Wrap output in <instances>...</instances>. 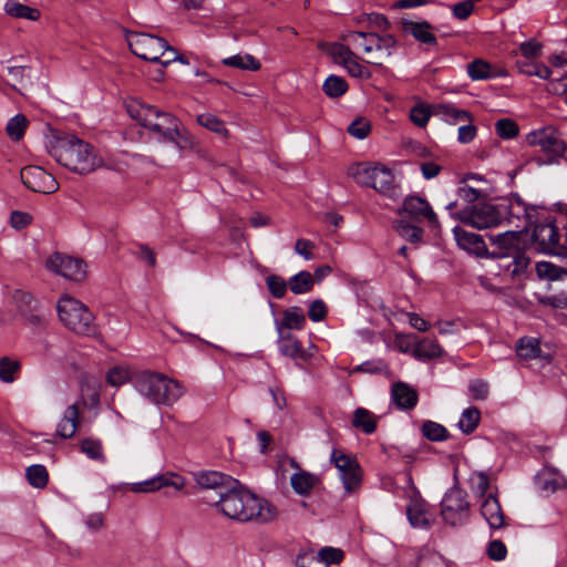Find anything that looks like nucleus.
I'll list each match as a JSON object with an SVG mask.
<instances>
[{
	"instance_id": "393cba45",
	"label": "nucleus",
	"mask_w": 567,
	"mask_h": 567,
	"mask_svg": "<svg viewBox=\"0 0 567 567\" xmlns=\"http://www.w3.org/2000/svg\"><path fill=\"white\" fill-rule=\"evenodd\" d=\"M79 422V404L69 405L56 424V434L63 439L72 437L78 430Z\"/></svg>"
},
{
	"instance_id": "5701e85b",
	"label": "nucleus",
	"mask_w": 567,
	"mask_h": 567,
	"mask_svg": "<svg viewBox=\"0 0 567 567\" xmlns=\"http://www.w3.org/2000/svg\"><path fill=\"white\" fill-rule=\"evenodd\" d=\"M457 245L468 252L476 256H483L486 252V245L483 238L474 233H468L460 227L454 228Z\"/></svg>"
},
{
	"instance_id": "aec40b11",
	"label": "nucleus",
	"mask_w": 567,
	"mask_h": 567,
	"mask_svg": "<svg viewBox=\"0 0 567 567\" xmlns=\"http://www.w3.org/2000/svg\"><path fill=\"white\" fill-rule=\"evenodd\" d=\"M534 484L542 495L548 496L555 493L558 488L564 487L566 485V480L555 468H544L536 475Z\"/></svg>"
},
{
	"instance_id": "1a4fd4ad",
	"label": "nucleus",
	"mask_w": 567,
	"mask_h": 567,
	"mask_svg": "<svg viewBox=\"0 0 567 567\" xmlns=\"http://www.w3.org/2000/svg\"><path fill=\"white\" fill-rule=\"evenodd\" d=\"M12 302L27 327L41 329L45 326L47 317L44 309L32 293L18 289L12 293Z\"/></svg>"
},
{
	"instance_id": "5fc2aeb1",
	"label": "nucleus",
	"mask_w": 567,
	"mask_h": 567,
	"mask_svg": "<svg viewBox=\"0 0 567 567\" xmlns=\"http://www.w3.org/2000/svg\"><path fill=\"white\" fill-rule=\"evenodd\" d=\"M348 73L353 78H370L371 73L360 63V58L353 52L351 58L343 64Z\"/></svg>"
},
{
	"instance_id": "338daca9",
	"label": "nucleus",
	"mask_w": 567,
	"mask_h": 567,
	"mask_svg": "<svg viewBox=\"0 0 567 567\" xmlns=\"http://www.w3.org/2000/svg\"><path fill=\"white\" fill-rule=\"evenodd\" d=\"M280 352L289 358H301L303 355V350L297 339L280 344Z\"/></svg>"
},
{
	"instance_id": "0eeeda50",
	"label": "nucleus",
	"mask_w": 567,
	"mask_h": 567,
	"mask_svg": "<svg viewBox=\"0 0 567 567\" xmlns=\"http://www.w3.org/2000/svg\"><path fill=\"white\" fill-rule=\"evenodd\" d=\"M56 310L60 321L69 330L81 336L95 333L94 316L80 300L64 296L58 301Z\"/></svg>"
},
{
	"instance_id": "a19ab883",
	"label": "nucleus",
	"mask_w": 567,
	"mask_h": 567,
	"mask_svg": "<svg viewBox=\"0 0 567 567\" xmlns=\"http://www.w3.org/2000/svg\"><path fill=\"white\" fill-rule=\"evenodd\" d=\"M322 90L329 97L336 99L347 92L348 84L344 79L338 75H330L323 82Z\"/></svg>"
},
{
	"instance_id": "6ab92c4d",
	"label": "nucleus",
	"mask_w": 567,
	"mask_h": 567,
	"mask_svg": "<svg viewBox=\"0 0 567 567\" xmlns=\"http://www.w3.org/2000/svg\"><path fill=\"white\" fill-rule=\"evenodd\" d=\"M401 219H404L406 216L412 217L415 220L421 218L427 219V221L432 225H437V217L435 213L432 210L430 204L419 196H410L405 198L403 202L402 208L399 210Z\"/></svg>"
},
{
	"instance_id": "2f4dec72",
	"label": "nucleus",
	"mask_w": 567,
	"mask_h": 567,
	"mask_svg": "<svg viewBox=\"0 0 567 567\" xmlns=\"http://www.w3.org/2000/svg\"><path fill=\"white\" fill-rule=\"evenodd\" d=\"M289 289L295 295H303L312 290L315 278L307 270L299 271L288 280Z\"/></svg>"
},
{
	"instance_id": "c03bdc74",
	"label": "nucleus",
	"mask_w": 567,
	"mask_h": 567,
	"mask_svg": "<svg viewBox=\"0 0 567 567\" xmlns=\"http://www.w3.org/2000/svg\"><path fill=\"white\" fill-rule=\"evenodd\" d=\"M394 229L400 236L409 240L410 243H419L422 237V229L411 225L405 219H400L393 223Z\"/></svg>"
},
{
	"instance_id": "49530a36",
	"label": "nucleus",
	"mask_w": 567,
	"mask_h": 567,
	"mask_svg": "<svg viewBox=\"0 0 567 567\" xmlns=\"http://www.w3.org/2000/svg\"><path fill=\"white\" fill-rule=\"evenodd\" d=\"M422 433L430 441H443L449 437L447 430L443 425L433 421H426L423 423Z\"/></svg>"
},
{
	"instance_id": "9b49d317",
	"label": "nucleus",
	"mask_w": 567,
	"mask_h": 567,
	"mask_svg": "<svg viewBox=\"0 0 567 567\" xmlns=\"http://www.w3.org/2000/svg\"><path fill=\"white\" fill-rule=\"evenodd\" d=\"M130 50L138 58L155 62L167 48V41L147 33L131 32L127 34Z\"/></svg>"
},
{
	"instance_id": "bb28decb",
	"label": "nucleus",
	"mask_w": 567,
	"mask_h": 567,
	"mask_svg": "<svg viewBox=\"0 0 567 567\" xmlns=\"http://www.w3.org/2000/svg\"><path fill=\"white\" fill-rule=\"evenodd\" d=\"M401 28L404 32L410 33L413 35L417 41L435 45L436 44V38L433 33H431V24L427 22H414L410 20H401Z\"/></svg>"
},
{
	"instance_id": "f3484780",
	"label": "nucleus",
	"mask_w": 567,
	"mask_h": 567,
	"mask_svg": "<svg viewBox=\"0 0 567 567\" xmlns=\"http://www.w3.org/2000/svg\"><path fill=\"white\" fill-rule=\"evenodd\" d=\"M331 461L341 473L346 491L348 493L355 491L361 482L358 463L338 450H333Z\"/></svg>"
},
{
	"instance_id": "2eb2a0df",
	"label": "nucleus",
	"mask_w": 567,
	"mask_h": 567,
	"mask_svg": "<svg viewBox=\"0 0 567 567\" xmlns=\"http://www.w3.org/2000/svg\"><path fill=\"white\" fill-rule=\"evenodd\" d=\"M534 145L539 146L540 151L545 154L544 157H538V164H550L566 151V144L558 138L555 130L551 127L534 132Z\"/></svg>"
},
{
	"instance_id": "4d7b16f0",
	"label": "nucleus",
	"mask_w": 567,
	"mask_h": 567,
	"mask_svg": "<svg viewBox=\"0 0 567 567\" xmlns=\"http://www.w3.org/2000/svg\"><path fill=\"white\" fill-rule=\"evenodd\" d=\"M486 555L491 560L502 561L507 556V548L502 540L494 539L487 544Z\"/></svg>"
},
{
	"instance_id": "20e7f679",
	"label": "nucleus",
	"mask_w": 567,
	"mask_h": 567,
	"mask_svg": "<svg viewBox=\"0 0 567 567\" xmlns=\"http://www.w3.org/2000/svg\"><path fill=\"white\" fill-rule=\"evenodd\" d=\"M137 392L157 406H172L184 394L183 385L167 375L145 371L135 381Z\"/></svg>"
},
{
	"instance_id": "ddd939ff",
	"label": "nucleus",
	"mask_w": 567,
	"mask_h": 567,
	"mask_svg": "<svg viewBox=\"0 0 567 567\" xmlns=\"http://www.w3.org/2000/svg\"><path fill=\"white\" fill-rule=\"evenodd\" d=\"M464 224L483 229L497 226L504 218L498 208L492 204H482L463 209L454 215Z\"/></svg>"
},
{
	"instance_id": "a878e982",
	"label": "nucleus",
	"mask_w": 567,
	"mask_h": 567,
	"mask_svg": "<svg viewBox=\"0 0 567 567\" xmlns=\"http://www.w3.org/2000/svg\"><path fill=\"white\" fill-rule=\"evenodd\" d=\"M306 324V316L301 308L290 307L282 311V319L276 322L278 334L282 337V330H301Z\"/></svg>"
},
{
	"instance_id": "ea45409f",
	"label": "nucleus",
	"mask_w": 567,
	"mask_h": 567,
	"mask_svg": "<svg viewBox=\"0 0 567 567\" xmlns=\"http://www.w3.org/2000/svg\"><path fill=\"white\" fill-rule=\"evenodd\" d=\"M20 369L21 364L18 360H13L9 357H2L0 359V380L4 383L14 382Z\"/></svg>"
},
{
	"instance_id": "0e129e2a",
	"label": "nucleus",
	"mask_w": 567,
	"mask_h": 567,
	"mask_svg": "<svg viewBox=\"0 0 567 567\" xmlns=\"http://www.w3.org/2000/svg\"><path fill=\"white\" fill-rule=\"evenodd\" d=\"M32 223V216L29 213L14 210L10 216V224L14 229H22Z\"/></svg>"
},
{
	"instance_id": "c756f323",
	"label": "nucleus",
	"mask_w": 567,
	"mask_h": 567,
	"mask_svg": "<svg viewBox=\"0 0 567 567\" xmlns=\"http://www.w3.org/2000/svg\"><path fill=\"white\" fill-rule=\"evenodd\" d=\"M409 520L413 527L426 528L431 525V518L423 501L414 499L406 509Z\"/></svg>"
},
{
	"instance_id": "f03ea898",
	"label": "nucleus",
	"mask_w": 567,
	"mask_h": 567,
	"mask_svg": "<svg viewBox=\"0 0 567 567\" xmlns=\"http://www.w3.org/2000/svg\"><path fill=\"white\" fill-rule=\"evenodd\" d=\"M215 505L228 518L240 522L255 520L266 524L274 522L278 516L277 507L269 501L234 485L220 492L219 501Z\"/></svg>"
},
{
	"instance_id": "dca6fc26",
	"label": "nucleus",
	"mask_w": 567,
	"mask_h": 567,
	"mask_svg": "<svg viewBox=\"0 0 567 567\" xmlns=\"http://www.w3.org/2000/svg\"><path fill=\"white\" fill-rule=\"evenodd\" d=\"M47 268L66 279L81 281L86 277V266L78 258L54 254L47 260Z\"/></svg>"
},
{
	"instance_id": "7c9ffc66",
	"label": "nucleus",
	"mask_w": 567,
	"mask_h": 567,
	"mask_svg": "<svg viewBox=\"0 0 567 567\" xmlns=\"http://www.w3.org/2000/svg\"><path fill=\"white\" fill-rule=\"evenodd\" d=\"M318 48L326 52L336 63L343 65L349 58L353 54L348 45L339 42L327 43L319 42Z\"/></svg>"
},
{
	"instance_id": "f8f14e48",
	"label": "nucleus",
	"mask_w": 567,
	"mask_h": 567,
	"mask_svg": "<svg viewBox=\"0 0 567 567\" xmlns=\"http://www.w3.org/2000/svg\"><path fill=\"white\" fill-rule=\"evenodd\" d=\"M558 240L559 234L555 220L547 217L545 223H540L537 216L534 221V249L567 257V248H560Z\"/></svg>"
},
{
	"instance_id": "39448f33",
	"label": "nucleus",
	"mask_w": 567,
	"mask_h": 567,
	"mask_svg": "<svg viewBox=\"0 0 567 567\" xmlns=\"http://www.w3.org/2000/svg\"><path fill=\"white\" fill-rule=\"evenodd\" d=\"M341 40L355 49L361 50L363 60L373 65H382L395 49L398 41L390 33L349 31L341 35Z\"/></svg>"
},
{
	"instance_id": "680f3d73",
	"label": "nucleus",
	"mask_w": 567,
	"mask_h": 567,
	"mask_svg": "<svg viewBox=\"0 0 567 567\" xmlns=\"http://www.w3.org/2000/svg\"><path fill=\"white\" fill-rule=\"evenodd\" d=\"M411 121L419 127H424L430 118V111L424 105H415L410 112Z\"/></svg>"
},
{
	"instance_id": "3c124183",
	"label": "nucleus",
	"mask_w": 567,
	"mask_h": 567,
	"mask_svg": "<svg viewBox=\"0 0 567 567\" xmlns=\"http://www.w3.org/2000/svg\"><path fill=\"white\" fill-rule=\"evenodd\" d=\"M515 54L520 56L516 62L519 72L530 74L529 65L532 59V41L520 43L519 49Z\"/></svg>"
},
{
	"instance_id": "774afa93",
	"label": "nucleus",
	"mask_w": 567,
	"mask_h": 567,
	"mask_svg": "<svg viewBox=\"0 0 567 567\" xmlns=\"http://www.w3.org/2000/svg\"><path fill=\"white\" fill-rule=\"evenodd\" d=\"M457 194L460 198L468 204L476 202L482 196V192L480 189L466 184L458 188Z\"/></svg>"
},
{
	"instance_id": "603ef678",
	"label": "nucleus",
	"mask_w": 567,
	"mask_h": 567,
	"mask_svg": "<svg viewBox=\"0 0 567 567\" xmlns=\"http://www.w3.org/2000/svg\"><path fill=\"white\" fill-rule=\"evenodd\" d=\"M266 284L270 293L277 299L284 298L287 292V288H289L288 281L278 275L268 276L266 278Z\"/></svg>"
},
{
	"instance_id": "7ed1b4c3",
	"label": "nucleus",
	"mask_w": 567,
	"mask_h": 567,
	"mask_svg": "<svg viewBox=\"0 0 567 567\" xmlns=\"http://www.w3.org/2000/svg\"><path fill=\"white\" fill-rule=\"evenodd\" d=\"M50 154L59 164L78 174H89L103 166L94 147L75 135L54 137Z\"/></svg>"
},
{
	"instance_id": "6e6552de",
	"label": "nucleus",
	"mask_w": 567,
	"mask_h": 567,
	"mask_svg": "<svg viewBox=\"0 0 567 567\" xmlns=\"http://www.w3.org/2000/svg\"><path fill=\"white\" fill-rule=\"evenodd\" d=\"M350 175L363 186L374 188L384 195H392L394 176L388 167L381 164H357L350 168Z\"/></svg>"
},
{
	"instance_id": "cd10ccee",
	"label": "nucleus",
	"mask_w": 567,
	"mask_h": 567,
	"mask_svg": "<svg viewBox=\"0 0 567 567\" xmlns=\"http://www.w3.org/2000/svg\"><path fill=\"white\" fill-rule=\"evenodd\" d=\"M392 399L399 409H412L416 405L417 393L409 384L396 382L392 385Z\"/></svg>"
},
{
	"instance_id": "f704fd0d",
	"label": "nucleus",
	"mask_w": 567,
	"mask_h": 567,
	"mask_svg": "<svg viewBox=\"0 0 567 567\" xmlns=\"http://www.w3.org/2000/svg\"><path fill=\"white\" fill-rule=\"evenodd\" d=\"M223 64L245 71H258L261 68L260 62L250 54H236L226 58L223 60Z\"/></svg>"
},
{
	"instance_id": "09e8293b",
	"label": "nucleus",
	"mask_w": 567,
	"mask_h": 567,
	"mask_svg": "<svg viewBox=\"0 0 567 567\" xmlns=\"http://www.w3.org/2000/svg\"><path fill=\"white\" fill-rule=\"evenodd\" d=\"M497 135L504 140H511L518 135V125L511 118H501L495 123Z\"/></svg>"
},
{
	"instance_id": "c9c22d12",
	"label": "nucleus",
	"mask_w": 567,
	"mask_h": 567,
	"mask_svg": "<svg viewBox=\"0 0 567 567\" xmlns=\"http://www.w3.org/2000/svg\"><path fill=\"white\" fill-rule=\"evenodd\" d=\"M196 121L200 126L218 134L219 136H221L224 138L229 137V131L225 126V123L221 120H219L217 116H215L214 114H210V113L200 114L197 116Z\"/></svg>"
},
{
	"instance_id": "864d4df0",
	"label": "nucleus",
	"mask_w": 567,
	"mask_h": 567,
	"mask_svg": "<svg viewBox=\"0 0 567 567\" xmlns=\"http://www.w3.org/2000/svg\"><path fill=\"white\" fill-rule=\"evenodd\" d=\"M316 558L320 560V567H329L330 564H339L343 558V553L338 548L324 547L320 549Z\"/></svg>"
},
{
	"instance_id": "e2e57ef3",
	"label": "nucleus",
	"mask_w": 567,
	"mask_h": 567,
	"mask_svg": "<svg viewBox=\"0 0 567 567\" xmlns=\"http://www.w3.org/2000/svg\"><path fill=\"white\" fill-rule=\"evenodd\" d=\"M554 354V349L549 344H545V350L542 349L538 340L534 339V362L539 360L542 364H549L551 357Z\"/></svg>"
},
{
	"instance_id": "423d86ee",
	"label": "nucleus",
	"mask_w": 567,
	"mask_h": 567,
	"mask_svg": "<svg viewBox=\"0 0 567 567\" xmlns=\"http://www.w3.org/2000/svg\"><path fill=\"white\" fill-rule=\"evenodd\" d=\"M488 239L497 248L495 255L504 256L509 251L514 252L513 276L526 274L530 259L525 251L532 244V236L526 228L519 231L507 230L498 235H489Z\"/></svg>"
},
{
	"instance_id": "c85d7f7f",
	"label": "nucleus",
	"mask_w": 567,
	"mask_h": 567,
	"mask_svg": "<svg viewBox=\"0 0 567 567\" xmlns=\"http://www.w3.org/2000/svg\"><path fill=\"white\" fill-rule=\"evenodd\" d=\"M292 465L299 470L290 477L292 489L299 495H309L311 489L319 483V478L315 474L300 470L296 462H292Z\"/></svg>"
},
{
	"instance_id": "58836bf2",
	"label": "nucleus",
	"mask_w": 567,
	"mask_h": 567,
	"mask_svg": "<svg viewBox=\"0 0 567 567\" xmlns=\"http://www.w3.org/2000/svg\"><path fill=\"white\" fill-rule=\"evenodd\" d=\"M537 276L539 279L554 281L560 279L564 275H567L563 268L548 261H537L535 266Z\"/></svg>"
},
{
	"instance_id": "412c9836",
	"label": "nucleus",
	"mask_w": 567,
	"mask_h": 567,
	"mask_svg": "<svg viewBox=\"0 0 567 567\" xmlns=\"http://www.w3.org/2000/svg\"><path fill=\"white\" fill-rule=\"evenodd\" d=\"M481 514L492 529H499L505 526V515L498 499L489 494L481 506Z\"/></svg>"
},
{
	"instance_id": "a211bd4d",
	"label": "nucleus",
	"mask_w": 567,
	"mask_h": 567,
	"mask_svg": "<svg viewBox=\"0 0 567 567\" xmlns=\"http://www.w3.org/2000/svg\"><path fill=\"white\" fill-rule=\"evenodd\" d=\"M185 485L186 482L182 476L175 473H166L144 482L133 483L130 485V491L133 493H153L165 486H172L179 491L183 489Z\"/></svg>"
},
{
	"instance_id": "e433bc0d",
	"label": "nucleus",
	"mask_w": 567,
	"mask_h": 567,
	"mask_svg": "<svg viewBox=\"0 0 567 567\" xmlns=\"http://www.w3.org/2000/svg\"><path fill=\"white\" fill-rule=\"evenodd\" d=\"M414 357L419 359H434L443 354L440 344L434 340H421L413 350Z\"/></svg>"
},
{
	"instance_id": "13d9d810",
	"label": "nucleus",
	"mask_w": 567,
	"mask_h": 567,
	"mask_svg": "<svg viewBox=\"0 0 567 567\" xmlns=\"http://www.w3.org/2000/svg\"><path fill=\"white\" fill-rule=\"evenodd\" d=\"M371 131V124L367 118L359 117L354 120L348 127L350 135L357 138H365Z\"/></svg>"
},
{
	"instance_id": "b1692460",
	"label": "nucleus",
	"mask_w": 567,
	"mask_h": 567,
	"mask_svg": "<svg viewBox=\"0 0 567 567\" xmlns=\"http://www.w3.org/2000/svg\"><path fill=\"white\" fill-rule=\"evenodd\" d=\"M196 483L199 487L205 489H218L225 492L230 485H235L237 482L231 481L230 477L219 472H203L196 475Z\"/></svg>"
},
{
	"instance_id": "052dcab7",
	"label": "nucleus",
	"mask_w": 567,
	"mask_h": 567,
	"mask_svg": "<svg viewBox=\"0 0 567 567\" xmlns=\"http://www.w3.org/2000/svg\"><path fill=\"white\" fill-rule=\"evenodd\" d=\"M327 306L321 299H316L310 303L308 310L310 320L315 322L322 321L327 317Z\"/></svg>"
},
{
	"instance_id": "4be33fe9",
	"label": "nucleus",
	"mask_w": 567,
	"mask_h": 567,
	"mask_svg": "<svg viewBox=\"0 0 567 567\" xmlns=\"http://www.w3.org/2000/svg\"><path fill=\"white\" fill-rule=\"evenodd\" d=\"M101 382L97 378L83 374L80 380V401L83 405L96 406L100 403Z\"/></svg>"
},
{
	"instance_id": "6e6d98bb",
	"label": "nucleus",
	"mask_w": 567,
	"mask_h": 567,
	"mask_svg": "<svg viewBox=\"0 0 567 567\" xmlns=\"http://www.w3.org/2000/svg\"><path fill=\"white\" fill-rule=\"evenodd\" d=\"M467 72L473 80H483L492 75L491 65L484 60H475L470 63Z\"/></svg>"
},
{
	"instance_id": "9d476101",
	"label": "nucleus",
	"mask_w": 567,
	"mask_h": 567,
	"mask_svg": "<svg viewBox=\"0 0 567 567\" xmlns=\"http://www.w3.org/2000/svg\"><path fill=\"white\" fill-rule=\"evenodd\" d=\"M466 492L457 486L452 487L441 502V515L443 520L451 526L462 525L470 513V504Z\"/></svg>"
},
{
	"instance_id": "4c0bfd02",
	"label": "nucleus",
	"mask_w": 567,
	"mask_h": 567,
	"mask_svg": "<svg viewBox=\"0 0 567 567\" xmlns=\"http://www.w3.org/2000/svg\"><path fill=\"white\" fill-rule=\"evenodd\" d=\"M352 423L354 427L362 429L368 434L373 433L377 427L374 415L363 408L354 411Z\"/></svg>"
},
{
	"instance_id": "4468645a",
	"label": "nucleus",
	"mask_w": 567,
	"mask_h": 567,
	"mask_svg": "<svg viewBox=\"0 0 567 567\" xmlns=\"http://www.w3.org/2000/svg\"><path fill=\"white\" fill-rule=\"evenodd\" d=\"M21 182L32 192L53 194L59 189V183L53 175L40 166H25L20 172Z\"/></svg>"
},
{
	"instance_id": "bf43d9fd",
	"label": "nucleus",
	"mask_w": 567,
	"mask_h": 567,
	"mask_svg": "<svg viewBox=\"0 0 567 567\" xmlns=\"http://www.w3.org/2000/svg\"><path fill=\"white\" fill-rule=\"evenodd\" d=\"M516 355L522 364L528 365L532 358V340L528 337H523L518 340Z\"/></svg>"
},
{
	"instance_id": "8fccbe9b",
	"label": "nucleus",
	"mask_w": 567,
	"mask_h": 567,
	"mask_svg": "<svg viewBox=\"0 0 567 567\" xmlns=\"http://www.w3.org/2000/svg\"><path fill=\"white\" fill-rule=\"evenodd\" d=\"M130 379V370L124 367H114L106 373V383L116 388L127 383Z\"/></svg>"
},
{
	"instance_id": "79ce46f5",
	"label": "nucleus",
	"mask_w": 567,
	"mask_h": 567,
	"mask_svg": "<svg viewBox=\"0 0 567 567\" xmlns=\"http://www.w3.org/2000/svg\"><path fill=\"white\" fill-rule=\"evenodd\" d=\"M79 447L80 451L91 460H104L103 446L100 440H95L92 437L82 439L79 443Z\"/></svg>"
},
{
	"instance_id": "a18cd8bd",
	"label": "nucleus",
	"mask_w": 567,
	"mask_h": 567,
	"mask_svg": "<svg viewBox=\"0 0 567 567\" xmlns=\"http://www.w3.org/2000/svg\"><path fill=\"white\" fill-rule=\"evenodd\" d=\"M28 125V120L24 115L18 114L14 117H12L6 127L7 134L12 138L13 141H19L22 138L24 131Z\"/></svg>"
},
{
	"instance_id": "69168bd1",
	"label": "nucleus",
	"mask_w": 567,
	"mask_h": 567,
	"mask_svg": "<svg viewBox=\"0 0 567 567\" xmlns=\"http://www.w3.org/2000/svg\"><path fill=\"white\" fill-rule=\"evenodd\" d=\"M313 248L315 244L308 239H297L295 244V251L302 256L306 260H312L313 259Z\"/></svg>"
},
{
	"instance_id": "473e14b6",
	"label": "nucleus",
	"mask_w": 567,
	"mask_h": 567,
	"mask_svg": "<svg viewBox=\"0 0 567 567\" xmlns=\"http://www.w3.org/2000/svg\"><path fill=\"white\" fill-rule=\"evenodd\" d=\"M4 12L12 18H23L31 21H37L40 18V11L38 9L24 6L17 0L7 1Z\"/></svg>"
},
{
	"instance_id": "72a5a7b5",
	"label": "nucleus",
	"mask_w": 567,
	"mask_h": 567,
	"mask_svg": "<svg viewBox=\"0 0 567 567\" xmlns=\"http://www.w3.org/2000/svg\"><path fill=\"white\" fill-rule=\"evenodd\" d=\"M435 110L437 114L443 115L444 118L451 124L471 123L473 121V117L468 112L457 110L449 104H439Z\"/></svg>"
},
{
	"instance_id": "37998d69",
	"label": "nucleus",
	"mask_w": 567,
	"mask_h": 567,
	"mask_svg": "<svg viewBox=\"0 0 567 567\" xmlns=\"http://www.w3.org/2000/svg\"><path fill=\"white\" fill-rule=\"evenodd\" d=\"M481 419V413L476 408H468L464 410L458 421L460 430L465 434H471L477 427Z\"/></svg>"
},
{
	"instance_id": "de8ad7c7",
	"label": "nucleus",
	"mask_w": 567,
	"mask_h": 567,
	"mask_svg": "<svg viewBox=\"0 0 567 567\" xmlns=\"http://www.w3.org/2000/svg\"><path fill=\"white\" fill-rule=\"evenodd\" d=\"M27 477L29 483L37 488H42L48 483V472L43 465L28 467Z\"/></svg>"
},
{
	"instance_id": "f257e3e1",
	"label": "nucleus",
	"mask_w": 567,
	"mask_h": 567,
	"mask_svg": "<svg viewBox=\"0 0 567 567\" xmlns=\"http://www.w3.org/2000/svg\"><path fill=\"white\" fill-rule=\"evenodd\" d=\"M126 109L130 116L148 130L159 142L174 145L177 154L195 147L194 137L172 113L140 101H132Z\"/></svg>"
}]
</instances>
